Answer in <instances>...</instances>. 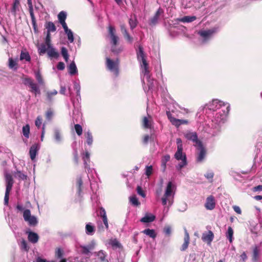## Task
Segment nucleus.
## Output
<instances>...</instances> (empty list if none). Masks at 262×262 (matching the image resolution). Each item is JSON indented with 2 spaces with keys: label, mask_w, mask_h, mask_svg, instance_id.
I'll return each mask as SVG.
<instances>
[{
  "label": "nucleus",
  "mask_w": 262,
  "mask_h": 262,
  "mask_svg": "<svg viewBox=\"0 0 262 262\" xmlns=\"http://www.w3.org/2000/svg\"><path fill=\"white\" fill-rule=\"evenodd\" d=\"M217 110V112L214 116L212 121L215 124L220 125L223 123L226 118V117L229 112L230 106L228 104H225L222 101L219 100H214L211 104L209 105L210 110Z\"/></svg>",
  "instance_id": "1"
},
{
  "label": "nucleus",
  "mask_w": 262,
  "mask_h": 262,
  "mask_svg": "<svg viewBox=\"0 0 262 262\" xmlns=\"http://www.w3.org/2000/svg\"><path fill=\"white\" fill-rule=\"evenodd\" d=\"M137 58L140 62L142 73L143 74V80L145 78L148 82L149 89H152L154 86V81L150 82L149 71L148 70V64L146 60V56L141 46H139L137 50Z\"/></svg>",
  "instance_id": "2"
},
{
  "label": "nucleus",
  "mask_w": 262,
  "mask_h": 262,
  "mask_svg": "<svg viewBox=\"0 0 262 262\" xmlns=\"http://www.w3.org/2000/svg\"><path fill=\"white\" fill-rule=\"evenodd\" d=\"M175 186L171 182H169L167 184L164 194L161 198L162 204L165 206L164 211L167 213L169 208L173 203V198L174 195Z\"/></svg>",
  "instance_id": "3"
},
{
  "label": "nucleus",
  "mask_w": 262,
  "mask_h": 262,
  "mask_svg": "<svg viewBox=\"0 0 262 262\" xmlns=\"http://www.w3.org/2000/svg\"><path fill=\"white\" fill-rule=\"evenodd\" d=\"M183 149L177 148V151L174 155L175 158L181 162L178 165L177 169L180 170L187 164L186 156L182 152Z\"/></svg>",
  "instance_id": "4"
},
{
  "label": "nucleus",
  "mask_w": 262,
  "mask_h": 262,
  "mask_svg": "<svg viewBox=\"0 0 262 262\" xmlns=\"http://www.w3.org/2000/svg\"><path fill=\"white\" fill-rule=\"evenodd\" d=\"M24 83L26 85H28L30 89V91L35 94H39L40 91L37 84L34 82L32 79L28 77L25 78Z\"/></svg>",
  "instance_id": "5"
},
{
  "label": "nucleus",
  "mask_w": 262,
  "mask_h": 262,
  "mask_svg": "<svg viewBox=\"0 0 262 262\" xmlns=\"http://www.w3.org/2000/svg\"><path fill=\"white\" fill-rule=\"evenodd\" d=\"M23 217L24 220L27 222L30 226H35L37 223V219L34 216L31 215V212L29 209H26L24 211Z\"/></svg>",
  "instance_id": "6"
},
{
  "label": "nucleus",
  "mask_w": 262,
  "mask_h": 262,
  "mask_svg": "<svg viewBox=\"0 0 262 262\" xmlns=\"http://www.w3.org/2000/svg\"><path fill=\"white\" fill-rule=\"evenodd\" d=\"M215 32L214 29H212L207 30H200L198 33L204 38V41H206L210 39Z\"/></svg>",
  "instance_id": "7"
},
{
  "label": "nucleus",
  "mask_w": 262,
  "mask_h": 262,
  "mask_svg": "<svg viewBox=\"0 0 262 262\" xmlns=\"http://www.w3.org/2000/svg\"><path fill=\"white\" fill-rule=\"evenodd\" d=\"M95 245V242L94 241H92L86 246H80L82 253L85 255H89L91 251L94 249Z\"/></svg>",
  "instance_id": "8"
},
{
  "label": "nucleus",
  "mask_w": 262,
  "mask_h": 262,
  "mask_svg": "<svg viewBox=\"0 0 262 262\" xmlns=\"http://www.w3.org/2000/svg\"><path fill=\"white\" fill-rule=\"evenodd\" d=\"M108 33L111 39V43L113 44L114 46H115L118 41L119 38L115 34V29L112 26L108 27Z\"/></svg>",
  "instance_id": "9"
},
{
  "label": "nucleus",
  "mask_w": 262,
  "mask_h": 262,
  "mask_svg": "<svg viewBox=\"0 0 262 262\" xmlns=\"http://www.w3.org/2000/svg\"><path fill=\"white\" fill-rule=\"evenodd\" d=\"M185 138L189 140L193 141L195 146H198L197 143H202V142L198 140V136L195 133L187 132L185 134Z\"/></svg>",
  "instance_id": "10"
},
{
  "label": "nucleus",
  "mask_w": 262,
  "mask_h": 262,
  "mask_svg": "<svg viewBox=\"0 0 262 262\" xmlns=\"http://www.w3.org/2000/svg\"><path fill=\"white\" fill-rule=\"evenodd\" d=\"M215 201L212 195H210L206 199L205 207L207 210H211L215 208Z\"/></svg>",
  "instance_id": "11"
},
{
  "label": "nucleus",
  "mask_w": 262,
  "mask_h": 262,
  "mask_svg": "<svg viewBox=\"0 0 262 262\" xmlns=\"http://www.w3.org/2000/svg\"><path fill=\"white\" fill-rule=\"evenodd\" d=\"M5 179L6 182V192L10 193L13 184V180L12 176L10 174L6 173L5 174Z\"/></svg>",
  "instance_id": "12"
},
{
  "label": "nucleus",
  "mask_w": 262,
  "mask_h": 262,
  "mask_svg": "<svg viewBox=\"0 0 262 262\" xmlns=\"http://www.w3.org/2000/svg\"><path fill=\"white\" fill-rule=\"evenodd\" d=\"M198 146H195L197 149L199 151L198 156L197 158L198 162H201L204 159L206 150L203 147L202 143H198Z\"/></svg>",
  "instance_id": "13"
},
{
  "label": "nucleus",
  "mask_w": 262,
  "mask_h": 262,
  "mask_svg": "<svg viewBox=\"0 0 262 262\" xmlns=\"http://www.w3.org/2000/svg\"><path fill=\"white\" fill-rule=\"evenodd\" d=\"M214 238V234L213 232L209 230L207 232L203 233L202 236V239L207 242L208 245H210L211 242L213 241Z\"/></svg>",
  "instance_id": "14"
},
{
  "label": "nucleus",
  "mask_w": 262,
  "mask_h": 262,
  "mask_svg": "<svg viewBox=\"0 0 262 262\" xmlns=\"http://www.w3.org/2000/svg\"><path fill=\"white\" fill-rule=\"evenodd\" d=\"M106 65L110 71L117 73L118 62L117 61H114L109 58H106Z\"/></svg>",
  "instance_id": "15"
},
{
  "label": "nucleus",
  "mask_w": 262,
  "mask_h": 262,
  "mask_svg": "<svg viewBox=\"0 0 262 262\" xmlns=\"http://www.w3.org/2000/svg\"><path fill=\"white\" fill-rule=\"evenodd\" d=\"M142 125L144 128L151 129L153 127V121L151 116L144 117L143 119Z\"/></svg>",
  "instance_id": "16"
},
{
  "label": "nucleus",
  "mask_w": 262,
  "mask_h": 262,
  "mask_svg": "<svg viewBox=\"0 0 262 262\" xmlns=\"http://www.w3.org/2000/svg\"><path fill=\"white\" fill-rule=\"evenodd\" d=\"M168 118L170 122L176 127H179L181 124H187L188 121L186 120L178 119L174 117L168 116Z\"/></svg>",
  "instance_id": "17"
},
{
  "label": "nucleus",
  "mask_w": 262,
  "mask_h": 262,
  "mask_svg": "<svg viewBox=\"0 0 262 262\" xmlns=\"http://www.w3.org/2000/svg\"><path fill=\"white\" fill-rule=\"evenodd\" d=\"M47 53L48 56L50 58H57L59 56V53L53 48V46L48 47V51Z\"/></svg>",
  "instance_id": "18"
},
{
  "label": "nucleus",
  "mask_w": 262,
  "mask_h": 262,
  "mask_svg": "<svg viewBox=\"0 0 262 262\" xmlns=\"http://www.w3.org/2000/svg\"><path fill=\"white\" fill-rule=\"evenodd\" d=\"M189 240L190 238L189 234L186 229H185V235L184 238V242L181 248V251H184L187 249L189 244Z\"/></svg>",
  "instance_id": "19"
},
{
  "label": "nucleus",
  "mask_w": 262,
  "mask_h": 262,
  "mask_svg": "<svg viewBox=\"0 0 262 262\" xmlns=\"http://www.w3.org/2000/svg\"><path fill=\"white\" fill-rule=\"evenodd\" d=\"M38 149L39 147L37 144H34L31 147L29 154L32 161L35 159Z\"/></svg>",
  "instance_id": "20"
},
{
  "label": "nucleus",
  "mask_w": 262,
  "mask_h": 262,
  "mask_svg": "<svg viewBox=\"0 0 262 262\" xmlns=\"http://www.w3.org/2000/svg\"><path fill=\"white\" fill-rule=\"evenodd\" d=\"M156 219V216L151 213H146L145 215L142 217L140 221L144 223H148L153 222Z\"/></svg>",
  "instance_id": "21"
},
{
  "label": "nucleus",
  "mask_w": 262,
  "mask_h": 262,
  "mask_svg": "<svg viewBox=\"0 0 262 262\" xmlns=\"http://www.w3.org/2000/svg\"><path fill=\"white\" fill-rule=\"evenodd\" d=\"M45 27L47 30V33L51 34L56 30V27L52 21H47L45 24Z\"/></svg>",
  "instance_id": "22"
},
{
  "label": "nucleus",
  "mask_w": 262,
  "mask_h": 262,
  "mask_svg": "<svg viewBox=\"0 0 262 262\" xmlns=\"http://www.w3.org/2000/svg\"><path fill=\"white\" fill-rule=\"evenodd\" d=\"M38 235L37 233L33 232H28V239L29 241L33 243H36L38 241Z\"/></svg>",
  "instance_id": "23"
},
{
  "label": "nucleus",
  "mask_w": 262,
  "mask_h": 262,
  "mask_svg": "<svg viewBox=\"0 0 262 262\" xmlns=\"http://www.w3.org/2000/svg\"><path fill=\"white\" fill-rule=\"evenodd\" d=\"M95 255L98 256L99 259L102 262H108V261L106 259V254L103 250H100L98 252L94 253Z\"/></svg>",
  "instance_id": "24"
},
{
  "label": "nucleus",
  "mask_w": 262,
  "mask_h": 262,
  "mask_svg": "<svg viewBox=\"0 0 262 262\" xmlns=\"http://www.w3.org/2000/svg\"><path fill=\"white\" fill-rule=\"evenodd\" d=\"M100 215L102 218L103 222L105 225L106 229H108V224L107 222V219L106 217V212L104 208H101L100 210Z\"/></svg>",
  "instance_id": "25"
},
{
  "label": "nucleus",
  "mask_w": 262,
  "mask_h": 262,
  "mask_svg": "<svg viewBox=\"0 0 262 262\" xmlns=\"http://www.w3.org/2000/svg\"><path fill=\"white\" fill-rule=\"evenodd\" d=\"M163 13V10L159 8L156 12L154 16L150 20V24L155 25L159 19L160 15Z\"/></svg>",
  "instance_id": "26"
},
{
  "label": "nucleus",
  "mask_w": 262,
  "mask_h": 262,
  "mask_svg": "<svg viewBox=\"0 0 262 262\" xmlns=\"http://www.w3.org/2000/svg\"><path fill=\"white\" fill-rule=\"evenodd\" d=\"M20 6V3L19 0H14L12 9H11V13L15 15L16 12L19 10V8Z\"/></svg>",
  "instance_id": "27"
},
{
  "label": "nucleus",
  "mask_w": 262,
  "mask_h": 262,
  "mask_svg": "<svg viewBox=\"0 0 262 262\" xmlns=\"http://www.w3.org/2000/svg\"><path fill=\"white\" fill-rule=\"evenodd\" d=\"M38 51L39 55H42L47 52L48 47L46 43H42L38 47Z\"/></svg>",
  "instance_id": "28"
},
{
  "label": "nucleus",
  "mask_w": 262,
  "mask_h": 262,
  "mask_svg": "<svg viewBox=\"0 0 262 262\" xmlns=\"http://www.w3.org/2000/svg\"><path fill=\"white\" fill-rule=\"evenodd\" d=\"M85 232L88 235H92L95 232V227L91 223H88L85 226Z\"/></svg>",
  "instance_id": "29"
},
{
  "label": "nucleus",
  "mask_w": 262,
  "mask_h": 262,
  "mask_svg": "<svg viewBox=\"0 0 262 262\" xmlns=\"http://www.w3.org/2000/svg\"><path fill=\"white\" fill-rule=\"evenodd\" d=\"M196 19L195 16H186L181 19L180 21L183 23H190L194 21Z\"/></svg>",
  "instance_id": "30"
},
{
  "label": "nucleus",
  "mask_w": 262,
  "mask_h": 262,
  "mask_svg": "<svg viewBox=\"0 0 262 262\" xmlns=\"http://www.w3.org/2000/svg\"><path fill=\"white\" fill-rule=\"evenodd\" d=\"M142 232L152 238H155L157 235L154 229H145L142 231Z\"/></svg>",
  "instance_id": "31"
},
{
  "label": "nucleus",
  "mask_w": 262,
  "mask_h": 262,
  "mask_svg": "<svg viewBox=\"0 0 262 262\" xmlns=\"http://www.w3.org/2000/svg\"><path fill=\"white\" fill-rule=\"evenodd\" d=\"M69 72L71 75H74L77 72L76 64L74 61L72 62L69 66Z\"/></svg>",
  "instance_id": "32"
},
{
  "label": "nucleus",
  "mask_w": 262,
  "mask_h": 262,
  "mask_svg": "<svg viewBox=\"0 0 262 262\" xmlns=\"http://www.w3.org/2000/svg\"><path fill=\"white\" fill-rule=\"evenodd\" d=\"M108 244L111 245L113 249H117L120 247V244L116 239H111L108 242Z\"/></svg>",
  "instance_id": "33"
},
{
  "label": "nucleus",
  "mask_w": 262,
  "mask_h": 262,
  "mask_svg": "<svg viewBox=\"0 0 262 262\" xmlns=\"http://www.w3.org/2000/svg\"><path fill=\"white\" fill-rule=\"evenodd\" d=\"M170 160V156L168 155H165L163 157L161 160V166L163 169V170H165L166 167V163L169 161Z\"/></svg>",
  "instance_id": "34"
},
{
  "label": "nucleus",
  "mask_w": 262,
  "mask_h": 262,
  "mask_svg": "<svg viewBox=\"0 0 262 262\" xmlns=\"http://www.w3.org/2000/svg\"><path fill=\"white\" fill-rule=\"evenodd\" d=\"M233 230L231 227H229L226 232V237L229 239L230 243H231L233 241Z\"/></svg>",
  "instance_id": "35"
},
{
  "label": "nucleus",
  "mask_w": 262,
  "mask_h": 262,
  "mask_svg": "<svg viewBox=\"0 0 262 262\" xmlns=\"http://www.w3.org/2000/svg\"><path fill=\"white\" fill-rule=\"evenodd\" d=\"M23 134L25 137L27 139H28L29 137L30 134V126L29 124H26L25 126H24L23 127Z\"/></svg>",
  "instance_id": "36"
},
{
  "label": "nucleus",
  "mask_w": 262,
  "mask_h": 262,
  "mask_svg": "<svg viewBox=\"0 0 262 262\" xmlns=\"http://www.w3.org/2000/svg\"><path fill=\"white\" fill-rule=\"evenodd\" d=\"M20 59L21 60H25L27 61H30L31 60V57L28 52L21 51L20 55Z\"/></svg>",
  "instance_id": "37"
},
{
  "label": "nucleus",
  "mask_w": 262,
  "mask_h": 262,
  "mask_svg": "<svg viewBox=\"0 0 262 262\" xmlns=\"http://www.w3.org/2000/svg\"><path fill=\"white\" fill-rule=\"evenodd\" d=\"M90 155L88 151H86L84 154H83L82 159L84 161V164L85 168L87 167V162L90 161Z\"/></svg>",
  "instance_id": "38"
},
{
  "label": "nucleus",
  "mask_w": 262,
  "mask_h": 262,
  "mask_svg": "<svg viewBox=\"0 0 262 262\" xmlns=\"http://www.w3.org/2000/svg\"><path fill=\"white\" fill-rule=\"evenodd\" d=\"M67 17V14L64 11H61L58 15V20L60 23L65 21V20Z\"/></svg>",
  "instance_id": "39"
},
{
  "label": "nucleus",
  "mask_w": 262,
  "mask_h": 262,
  "mask_svg": "<svg viewBox=\"0 0 262 262\" xmlns=\"http://www.w3.org/2000/svg\"><path fill=\"white\" fill-rule=\"evenodd\" d=\"M130 202L134 206H138L140 203L135 195L132 196L129 198Z\"/></svg>",
  "instance_id": "40"
},
{
  "label": "nucleus",
  "mask_w": 262,
  "mask_h": 262,
  "mask_svg": "<svg viewBox=\"0 0 262 262\" xmlns=\"http://www.w3.org/2000/svg\"><path fill=\"white\" fill-rule=\"evenodd\" d=\"M35 78L38 81V82L40 84H42L43 83V81L41 75L39 71H36L35 73Z\"/></svg>",
  "instance_id": "41"
},
{
  "label": "nucleus",
  "mask_w": 262,
  "mask_h": 262,
  "mask_svg": "<svg viewBox=\"0 0 262 262\" xmlns=\"http://www.w3.org/2000/svg\"><path fill=\"white\" fill-rule=\"evenodd\" d=\"M65 33L67 35L68 39L69 41L71 43L73 42L74 41V36H73V33L72 31L70 29L69 30L66 32Z\"/></svg>",
  "instance_id": "42"
},
{
  "label": "nucleus",
  "mask_w": 262,
  "mask_h": 262,
  "mask_svg": "<svg viewBox=\"0 0 262 262\" xmlns=\"http://www.w3.org/2000/svg\"><path fill=\"white\" fill-rule=\"evenodd\" d=\"M129 24L131 29H134L137 26V20L135 17L130 18L129 20Z\"/></svg>",
  "instance_id": "43"
},
{
  "label": "nucleus",
  "mask_w": 262,
  "mask_h": 262,
  "mask_svg": "<svg viewBox=\"0 0 262 262\" xmlns=\"http://www.w3.org/2000/svg\"><path fill=\"white\" fill-rule=\"evenodd\" d=\"M259 250L258 249V247H256L253 249V259L254 261H256L258 258L259 256Z\"/></svg>",
  "instance_id": "44"
},
{
  "label": "nucleus",
  "mask_w": 262,
  "mask_h": 262,
  "mask_svg": "<svg viewBox=\"0 0 262 262\" xmlns=\"http://www.w3.org/2000/svg\"><path fill=\"white\" fill-rule=\"evenodd\" d=\"M187 208V204L184 202L180 203L178 206V210L179 211L184 212Z\"/></svg>",
  "instance_id": "45"
},
{
  "label": "nucleus",
  "mask_w": 262,
  "mask_h": 262,
  "mask_svg": "<svg viewBox=\"0 0 262 262\" xmlns=\"http://www.w3.org/2000/svg\"><path fill=\"white\" fill-rule=\"evenodd\" d=\"M54 136L55 140L57 142H60L61 140V135L58 129H55L54 130Z\"/></svg>",
  "instance_id": "46"
},
{
  "label": "nucleus",
  "mask_w": 262,
  "mask_h": 262,
  "mask_svg": "<svg viewBox=\"0 0 262 262\" xmlns=\"http://www.w3.org/2000/svg\"><path fill=\"white\" fill-rule=\"evenodd\" d=\"M57 94V91L56 90H53L52 91L48 92L47 98L49 101H51L52 99V97L54 96H55Z\"/></svg>",
  "instance_id": "47"
},
{
  "label": "nucleus",
  "mask_w": 262,
  "mask_h": 262,
  "mask_svg": "<svg viewBox=\"0 0 262 262\" xmlns=\"http://www.w3.org/2000/svg\"><path fill=\"white\" fill-rule=\"evenodd\" d=\"M75 131L76 132V133L77 134V135L78 136H80L81 135L82 133V127L79 124H75Z\"/></svg>",
  "instance_id": "48"
},
{
  "label": "nucleus",
  "mask_w": 262,
  "mask_h": 262,
  "mask_svg": "<svg viewBox=\"0 0 262 262\" xmlns=\"http://www.w3.org/2000/svg\"><path fill=\"white\" fill-rule=\"evenodd\" d=\"M86 142L89 145H91L93 143V137L90 132L86 133Z\"/></svg>",
  "instance_id": "49"
},
{
  "label": "nucleus",
  "mask_w": 262,
  "mask_h": 262,
  "mask_svg": "<svg viewBox=\"0 0 262 262\" xmlns=\"http://www.w3.org/2000/svg\"><path fill=\"white\" fill-rule=\"evenodd\" d=\"M45 43L47 45V47L51 46L52 45L51 44V34L47 33L46 37L45 38Z\"/></svg>",
  "instance_id": "50"
},
{
  "label": "nucleus",
  "mask_w": 262,
  "mask_h": 262,
  "mask_svg": "<svg viewBox=\"0 0 262 262\" xmlns=\"http://www.w3.org/2000/svg\"><path fill=\"white\" fill-rule=\"evenodd\" d=\"M17 63L12 58H9V66L11 69H16Z\"/></svg>",
  "instance_id": "51"
},
{
  "label": "nucleus",
  "mask_w": 262,
  "mask_h": 262,
  "mask_svg": "<svg viewBox=\"0 0 262 262\" xmlns=\"http://www.w3.org/2000/svg\"><path fill=\"white\" fill-rule=\"evenodd\" d=\"M20 247L22 249L25 251H28L29 249V248L27 246V243L26 241L24 239H23L20 242Z\"/></svg>",
  "instance_id": "52"
},
{
  "label": "nucleus",
  "mask_w": 262,
  "mask_h": 262,
  "mask_svg": "<svg viewBox=\"0 0 262 262\" xmlns=\"http://www.w3.org/2000/svg\"><path fill=\"white\" fill-rule=\"evenodd\" d=\"M145 174L148 177L150 176L152 172V166H147L146 167Z\"/></svg>",
  "instance_id": "53"
},
{
  "label": "nucleus",
  "mask_w": 262,
  "mask_h": 262,
  "mask_svg": "<svg viewBox=\"0 0 262 262\" xmlns=\"http://www.w3.org/2000/svg\"><path fill=\"white\" fill-rule=\"evenodd\" d=\"M29 13L30 14L32 21H36L35 17L33 12V6L29 7Z\"/></svg>",
  "instance_id": "54"
},
{
  "label": "nucleus",
  "mask_w": 262,
  "mask_h": 262,
  "mask_svg": "<svg viewBox=\"0 0 262 262\" xmlns=\"http://www.w3.org/2000/svg\"><path fill=\"white\" fill-rule=\"evenodd\" d=\"M74 89L76 91L77 95L80 97V86L78 83L75 82Z\"/></svg>",
  "instance_id": "55"
},
{
  "label": "nucleus",
  "mask_w": 262,
  "mask_h": 262,
  "mask_svg": "<svg viewBox=\"0 0 262 262\" xmlns=\"http://www.w3.org/2000/svg\"><path fill=\"white\" fill-rule=\"evenodd\" d=\"M124 37L127 40V41L129 42H132L133 41V38L129 35L127 33L126 30H124Z\"/></svg>",
  "instance_id": "56"
},
{
  "label": "nucleus",
  "mask_w": 262,
  "mask_h": 262,
  "mask_svg": "<svg viewBox=\"0 0 262 262\" xmlns=\"http://www.w3.org/2000/svg\"><path fill=\"white\" fill-rule=\"evenodd\" d=\"M137 192L141 196H142L143 198H145V193L143 192L142 188L140 187V186H138L137 187Z\"/></svg>",
  "instance_id": "57"
},
{
  "label": "nucleus",
  "mask_w": 262,
  "mask_h": 262,
  "mask_svg": "<svg viewBox=\"0 0 262 262\" xmlns=\"http://www.w3.org/2000/svg\"><path fill=\"white\" fill-rule=\"evenodd\" d=\"M77 184L78 186V191L80 192L81 191V186L82 185V181L81 178H79L77 180Z\"/></svg>",
  "instance_id": "58"
},
{
  "label": "nucleus",
  "mask_w": 262,
  "mask_h": 262,
  "mask_svg": "<svg viewBox=\"0 0 262 262\" xmlns=\"http://www.w3.org/2000/svg\"><path fill=\"white\" fill-rule=\"evenodd\" d=\"M42 124L41 118L40 116L37 117L35 121V125L38 127H40Z\"/></svg>",
  "instance_id": "59"
},
{
  "label": "nucleus",
  "mask_w": 262,
  "mask_h": 262,
  "mask_svg": "<svg viewBox=\"0 0 262 262\" xmlns=\"http://www.w3.org/2000/svg\"><path fill=\"white\" fill-rule=\"evenodd\" d=\"M16 177H18L19 178L22 180L26 179L27 176L24 174L22 173L20 171H18L16 174Z\"/></svg>",
  "instance_id": "60"
},
{
  "label": "nucleus",
  "mask_w": 262,
  "mask_h": 262,
  "mask_svg": "<svg viewBox=\"0 0 262 262\" xmlns=\"http://www.w3.org/2000/svg\"><path fill=\"white\" fill-rule=\"evenodd\" d=\"M177 148L183 149L182 141L181 139L178 138L177 139Z\"/></svg>",
  "instance_id": "61"
},
{
  "label": "nucleus",
  "mask_w": 262,
  "mask_h": 262,
  "mask_svg": "<svg viewBox=\"0 0 262 262\" xmlns=\"http://www.w3.org/2000/svg\"><path fill=\"white\" fill-rule=\"evenodd\" d=\"M55 255L57 258H61L62 256V251L60 249H58L55 252Z\"/></svg>",
  "instance_id": "62"
},
{
  "label": "nucleus",
  "mask_w": 262,
  "mask_h": 262,
  "mask_svg": "<svg viewBox=\"0 0 262 262\" xmlns=\"http://www.w3.org/2000/svg\"><path fill=\"white\" fill-rule=\"evenodd\" d=\"M65 68V65L63 62H59L57 65V68L59 70H63Z\"/></svg>",
  "instance_id": "63"
},
{
  "label": "nucleus",
  "mask_w": 262,
  "mask_h": 262,
  "mask_svg": "<svg viewBox=\"0 0 262 262\" xmlns=\"http://www.w3.org/2000/svg\"><path fill=\"white\" fill-rule=\"evenodd\" d=\"M213 173L212 171H208L206 173L205 176L207 179L209 180L213 178Z\"/></svg>",
  "instance_id": "64"
}]
</instances>
